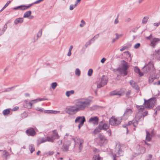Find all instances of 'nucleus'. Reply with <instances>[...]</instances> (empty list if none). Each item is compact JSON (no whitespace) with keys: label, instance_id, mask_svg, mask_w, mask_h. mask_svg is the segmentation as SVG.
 I'll list each match as a JSON object with an SVG mask.
<instances>
[{"label":"nucleus","instance_id":"obj_1","mask_svg":"<svg viewBox=\"0 0 160 160\" xmlns=\"http://www.w3.org/2000/svg\"><path fill=\"white\" fill-rule=\"evenodd\" d=\"M136 108L138 110V112L137 113L135 118V120H132L129 121L128 124L132 125L134 127H136L138 125V121L143 116L142 118L144 116L147 115L148 112L145 111L144 112V107L143 105H136Z\"/></svg>","mask_w":160,"mask_h":160},{"label":"nucleus","instance_id":"obj_2","mask_svg":"<svg viewBox=\"0 0 160 160\" xmlns=\"http://www.w3.org/2000/svg\"><path fill=\"white\" fill-rule=\"evenodd\" d=\"M91 102L88 98H81L76 100L75 105L78 111L83 110L89 106Z\"/></svg>","mask_w":160,"mask_h":160},{"label":"nucleus","instance_id":"obj_3","mask_svg":"<svg viewBox=\"0 0 160 160\" xmlns=\"http://www.w3.org/2000/svg\"><path fill=\"white\" fill-rule=\"evenodd\" d=\"M144 103H143V106L144 107V109L145 108L151 109L154 106V104L156 101V98H152L148 100H146L145 99H144Z\"/></svg>","mask_w":160,"mask_h":160},{"label":"nucleus","instance_id":"obj_4","mask_svg":"<svg viewBox=\"0 0 160 160\" xmlns=\"http://www.w3.org/2000/svg\"><path fill=\"white\" fill-rule=\"evenodd\" d=\"M142 71L144 73H146L151 71H154V68L152 62H150L148 64L146 65L142 69Z\"/></svg>","mask_w":160,"mask_h":160},{"label":"nucleus","instance_id":"obj_5","mask_svg":"<svg viewBox=\"0 0 160 160\" xmlns=\"http://www.w3.org/2000/svg\"><path fill=\"white\" fill-rule=\"evenodd\" d=\"M113 71L118 76L119 75L124 76L127 74L128 72L127 70L120 67H119L117 69H114Z\"/></svg>","mask_w":160,"mask_h":160},{"label":"nucleus","instance_id":"obj_6","mask_svg":"<svg viewBox=\"0 0 160 160\" xmlns=\"http://www.w3.org/2000/svg\"><path fill=\"white\" fill-rule=\"evenodd\" d=\"M122 146H121L120 144H117L115 148L116 154L114 156L115 157L122 156L123 154V152L122 149L123 147Z\"/></svg>","mask_w":160,"mask_h":160},{"label":"nucleus","instance_id":"obj_7","mask_svg":"<svg viewBox=\"0 0 160 160\" xmlns=\"http://www.w3.org/2000/svg\"><path fill=\"white\" fill-rule=\"evenodd\" d=\"M107 78L104 76L101 78L100 82L97 84V88H100L107 84Z\"/></svg>","mask_w":160,"mask_h":160},{"label":"nucleus","instance_id":"obj_8","mask_svg":"<svg viewBox=\"0 0 160 160\" xmlns=\"http://www.w3.org/2000/svg\"><path fill=\"white\" fill-rule=\"evenodd\" d=\"M121 122V121L118 119L114 117H112L109 120V122L110 124L112 126H116L119 124Z\"/></svg>","mask_w":160,"mask_h":160},{"label":"nucleus","instance_id":"obj_9","mask_svg":"<svg viewBox=\"0 0 160 160\" xmlns=\"http://www.w3.org/2000/svg\"><path fill=\"white\" fill-rule=\"evenodd\" d=\"M66 112L70 114H73L78 111L77 108H75L74 106H70L67 107L66 109Z\"/></svg>","mask_w":160,"mask_h":160},{"label":"nucleus","instance_id":"obj_10","mask_svg":"<svg viewBox=\"0 0 160 160\" xmlns=\"http://www.w3.org/2000/svg\"><path fill=\"white\" fill-rule=\"evenodd\" d=\"M98 118L96 116L91 117L89 119L88 122L91 124L97 125L98 124Z\"/></svg>","mask_w":160,"mask_h":160},{"label":"nucleus","instance_id":"obj_11","mask_svg":"<svg viewBox=\"0 0 160 160\" xmlns=\"http://www.w3.org/2000/svg\"><path fill=\"white\" fill-rule=\"evenodd\" d=\"M99 143L100 145H105L108 142V140L104 136L101 135H99Z\"/></svg>","mask_w":160,"mask_h":160},{"label":"nucleus","instance_id":"obj_12","mask_svg":"<svg viewBox=\"0 0 160 160\" xmlns=\"http://www.w3.org/2000/svg\"><path fill=\"white\" fill-rule=\"evenodd\" d=\"M32 4H31L28 5V6H26L25 5H20L14 8L13 9L14 10H17L19 9L21 10H26L31 6Z\"/></svg>","mask_w":160,"mask_h":160},{"label":"nucleus","instance_id":"obj_13","mask_svg":"<svg viewBox=\"0 0 160 160\" xmlns=\"http://www.w3.org/2000/svg\"><path fill=\"white\" fill-rule=\"evenodd\" d=\"M85 121V118L84 116H78L76 118L75 122L76 123H79V124H81L82 122V123H84Z\"/></svg>","mask_w":160,"mask_h":160},{"label":"nucleus","instance_id":"obj_14","mask_svg":"<svg viewBox=\"0 0 160 160\" xmlns=\"http://www.w3.org/2000/svg\"><path fill=\"white\" fill-rule=\"evenodd\" d=\"M26 133L28 136H34L36 134V132L33 128H31L26 130Z\"/></svg>","mask_w":160,"mask_h":160},{"label":"nucleus","instance_id":"obj_15","mask_svg":"<svg viewBox=\"0 0 160 160\" xmlns=\"http://www.w3.org/2000/svg\"><path fill=\"white\" fill-rule=\"evenodd\" d=\"M150 45L153 48H154L156 45L159 42H160V38H154L150 40Z\"/></svg>","mask_w":160,"mask_h":160},{"label":"nucleus","instance_id":"obj_16","mask_svg":"<svg viewBox=\"0 0 160 160\" xmlns=\"http://www.w3.org/2000/svg\"><path fill=\"white\" fill-rule=\"evenodd\" d=\"M129 67L127 62L123 60L121 61L120 68L128 70Z\"/></svg>","mask_w":160,"mask_h":160},{"label":"nucleus","instance_id":"obj_17","mask_svg":"<svg viewBox=\"0 0 160 160\" xmlns=\"http://www.w3.org/2000/svg\"><path fill=\"white\" fill-rule=\"evenodd\" d=\"M55 138L54 137V135L52 136L51 137H48L47 138V139H42V140H40V143H43L47 141L52 142Z\"/></svg>","mask_w":160,"mask_h":160},{"label":"nucleus","instance_id":"obj_18","mask_svg":"<svg viewBox=\"0 0 160 160\" xmlns=\"http://www.w3.org/2000/svg\"><path fill=\"white\" fill-rule=\"evenodd\" d=\"M99 127L101 129L106 130L109 128V125L108 124L101 122L99 124Z\"/></svg>","mask_w":160,"mask_h":160},{"label":"nucleus","instance_id":"obj_19","mask_svg":"<svg viewBox=\"0 0 160 160\" xmlns=\"http://www.w3.org/2000/svg\"><path fill=\"white\" fill-rule=\"evenodd\" d=\"M153 54L157 59L160 61V49L155 50Z\"/></svg>","mask_w":160,"mask_h":160},{"label":"nucleus","instance_id":"obj_20","mask_svg":"<svg viewBox=\"0 0 160 160\" xmlns=\"http://www.w3.org/2000/svg\"><path fill=\"white\" fill-rule=\"evenodd\" d=\"M31 12L30 11H28L26 12L24 15L23 17L24 18H28L29 19H31L33 18L34 17L33 16H31Z\"/></svg>","mask_w":160,"mask_h":160},{"label":"nucleus","instance_id":"obj_21","mask_svg":"<svg viewBox=\"0 0 160 160\" xmlns=\"http://www.w3.org/2000/svg\"><path fill=\"white\" fill-rule=\"evenodd\" d=\"M159 75H157L156 77L155 75H150L149 77L148 82L149 83H152L155 79H157L159 78Z\"/></svg>","mask_w":160,"mask_h":160},{"label":"nucleus","instance_id":"obj_22","mask_svg":"<svg viewBox=\"0 0 160 160\" xmlns=\"http://www.w3.org/2000/svg\"><path fill=\"white\" fill-rule=\"evenodd\" d=\"M2 156L4 159L6 160L8 158V157L10 156V154L6 150H4L3 151Z\"/></svg>","mask_w":160,"mask_h":160},{"label":"nucleus","instance_id":"obj_23","mask_svg":"<svg viewBox=\"0 0 160 160\" xmlns=\"http://www.w3.org/2000/svg\"><path fill=\"white\" fill-rule=\"evenodd\" d=\"M130 83L132 87L137 91L139 90V88L138 86L133 81L131 80L130 82Z\"/></svg>","mask_w":160,"mask_h":160},{"label":"nucleus","instance_id":"obj_24","mask_svg":"<svg viewBox=\"0 0 160 160\" xmlns=\"http://www.w3.org/2000/svg\"><path fill=\"white\" fill-rule=\"evenodd\" d=\"M72 139L74 141L75 144H76V143H77V141H76V139H77V140L79 141L78 143H79V148H80V149H81V148H82V144L83 143V141L82 140L80 139H79V140H78V139H77V138H73Z\"/></svg>","mask_w":160,"mask_h":160},{"label":"nucleus","instance_id":"obj_25","mask_svg":"<svg viewBox=\"0 0 160 160\" xmlns=\"http://www.w3.org/2000/svg\"><path fill=\"white\" fill-rule=\"evenodd\" d=\"M24 108H27L28 109H30L32 108V104L30 102H28L26 101H25V103L24 104Z\"/></svg>","mask_w":160,"mask_h":160},{"label":"nucleus","instance_id":"obj_26","mask_svg":"<svg viewBox=\"0 0 160 160\" xmlns=\"http://www.w3.org/2000/svg\"><path fill=\"white\" fill-rule=\"evenodd\" d=\"M68 144H64L62 148V149L64 151H67L68 150V148L71 144V142H67Z\"/></svg>","mask_w":160,"mask_h":160},{"label":"nucleus","instance_id":"obj_27","mask_svg":"<svg viewBox=\"0 0 160 160\" xmlns=\"http://www.w3.org/2000/svg\"><path fill=\"white\" fill-rule=\"evenodd\" d=\"M146 140L148 141H150L151 138V134L148 131H146Z\"/></svg>","mask_w":160,"mask_h":160},{"label":"nucleus","instance_id":"obj_28","mask_svg":"<svg viewBox=\"0 0 160 160\" xmlns=\"http://www.w3.org/2000/svg\"><path fill=\"white\" fill-rule=\"evenodd\" d=\"M132 113V110L130 108H127L124 114L125 115H129L131 114Z\"/></svg>","mask_w":160,"mask_h":160},{"label":"nucleus","instance_id":"obj_29","mask_svg":"<svg viewBox=\"0 0 160 160\" xmlns=\"http://www.w3.org/2000/svg\"><path fill=\"white\" fill-rule=\"evenodd\" d=\"M92 160H103V158L99 154H98L93 156Z\"/></svg>","mask_w":160,"mask_h":160},{"label":"nucleus","instance_id":"obj_30","mask_svg":"<svg viewBox=\"0 0 160 160\" xmlns=\"http://www.w3.org/2000/svg\"><path fill=\"white\" fill-rule=\"evenodd\" d=\"M23 18H19L16 19L14 21V23L17 24L18 23H21L23 22Z\"/></svg>","mask_w":160,"mask_h":160},{"label":"nucleus","instance_id":"obj_31","mask_svg":"<svg viewBox=\"0 0 160 160\" xmlns=\"http://www.w3.org/2000/svg\"><path fill=\"white\" fill-rule=\"evenodd\" d=\"M44 112L45 113H52L55 114L59 113L60 111L55 110H45Z\"/></svg>","mask_w":160,"mask_h":160},{"label":"nucleus","instance_id":"obj_32","mask_svg":"<svg viewBox=\"0 0 160 160\" xmlns=\"http://www.w3.org/2000/svg\"><path fill=\"white\" fill-rule=\"evenodd\" d=\"M134 71L137 73L139 74L140 76H141L143 75V74L140 72V70L137 67H135L134 68Z\"/></svg>","mask_w":160,"mask_h":160},{"label":"nucleus","instance_id":"obj_33","mask_svg":"<svg viewBox=\"0 0 160 160\" xmlns=\"http://www.w3.org/2000/svg\"><path fill=\"white\" fill-rule=\"evenodd\" d=\"M124 53L128 58H129L128 59V61L129 62H131L132 60V57H131V55L130 52H125Z\"/></svg>","mask_w":160,"mask_h":160},{"label":"nucleus","instance_id":"obj_34","mask_svg":"<svg viewBox=\"0 0 160 160\" xmlns=\"http://www.w3.org/2000/svg\"><path fill=\"white\" fill-rule=\"evenodd\" d=\"M74 92V91L73 90H72L70 91H68L66 92V95L68 97L70 96L71 95L73 94Z\"/></svg>","mask_w":160,"mask_h":160},{"label":"nucleus","instance_id":"obj_35","mask_svg":"<svg viewBox=\"0 0 160 160\" xmlns=\"http://www.w3.org/2000/svg\"><path fill=\"white\" fill-rule=\"evenodd\" d=\"M124 92V91L122 90L119 91H117V95L120 96H122Z\"/></svg>","mask_w":160,"mask_h":160},{"label":"nucleus","instance_id":"obj_36","mask_svg":"<svg viewBox=\"0 0 160 160\" xmlns=\"http://www.w3.org/2000/svg\"><path fill=\"white\" fill-rule=\"evenodd\" d=\"M29 149L30 150L31 153H32V152L35 150L34 145L32 144H31L29 145Z\"/></svg>","mask_w":160,"mask_h":160},{"label":"nucleus","instance_id":"obj_37","mask_svg":"<svg viewBox=\"0 0 160 160\" xmlns=\"http://www.w3.org/2000/svg\"><path fill=\"white\" fill-rule=\"evenodd\" d=\"M94 41V38L91 39V40H89V41H88L86 43L85 45L86 47H87L88 46L90 45L91 43V41Z\"/></svg>","mask_w":160,"mask_h":160},{"label":"nucleus","instance_id":"obj_38","mask_svg":"<svg viewBox=\"0 0 160 160\" xmlns=\"http://www.w3.org/2000/svg\"><path fill=\"white\" fill-rule=\"evenodd\" d=\"M86 24V22L83 20H82L81 21L80 23L79 24V26L81 28L83 27Z\"/></svg>","mask_w":160,"mask_h":160},{"label":"nucleus","instance_id":"obj_39","mask_svg":"<svg viewBox=\"0 0 160 160\" xmlns=\"http://www.w3.org/2000/svg\"><path fill=\"white\" fill-rule=\"evenodd\" d=\"M148 18H149L148 17H144L142 20V23L143 24L146 23L147 22Z\"/></svg>","mask_w":160,"mask_h":160},{"label":"nucleus","instance_id":"obj_40","mask_svg":"<svg viewBox=\"0 0 160 160\" xmlns=\"http://www.w3.org/2000/svg\"><path fill=\"white\" fill-rule=\"evenodd\" d=\"M53 135L52 136L54 135V137L55 138H58V136L57 132L56 131L54 130L53 132Z\"/></svg>","mask_w":160,"mask_h":160},{"label":"nucleus","instance_id":"obj_41","mask_svg":"<svg viewBox=\"0 0 160 160\" xmlns=\"http://www.w3.org/2000/svg\"><path fill=\"white\" fill-rule=\"evenodd\" d=\"M42 29H41L40 30H39L37 34V38L36 39V40H37L38 39V38L40 37L42 35Z\"/></svg>","mask_w":160,"mask_h":160},{"label":"nucleus","instance_id":"obj_42","mask_svg":"<svg viewBox=\"0 0 160 160\" xmlns=\"http://www.w3.org/2000/svg\"><path fill=\"white\" fill-rule=\"evenodd\" d=\"M57 85V83L56 82L52 83V84H51V86L53 90L55 89V88L56 87Z\"/></svg>","mask_w":160,"mask_h":160},{"label":"nucleus","instance_id":"obj_43","mask_svg":"<svg viewBox=\"0 0 160 160\" xmlns=\"http://www.w3.org/2000/svg\"><path fill=\"white\" fill-rule=\"evenodd\" d=\"M10 112V111L9 109H6L3 110L2 112L4 115H6L8 114Z\"/></svg>","mask_w":160,"mask_h":160},{"label":"nucleus","instance_id":"obj_44","mask_svg":"<svg viewBox=\"0 0 160 160\" xmlns=\"http://www.w3.org/2000/svg\"><path fill=\"white\" fill-rule=\"evenodd\" d=\"M101 129L99 128V127L98 128H96L94 131V133L95 134H97L98 133L100 132V130Z\"/></svg>","mask_w":160,"mask_h":160},{"label":"nucleus","instance_id":"obj_45","mask_svg":"<svg viewBox=\"0 0 160 160\" xmlns=\"http://www.w3.org/2000/svg\"><path fill=\"white\" fill-rule=\"evenodd\" d=\"M75 73L76 75L79 76L80 74V71L78 68L76 69L75 71Z\"/></svg>","mask_w":160,"mask_h":160},{"label":"nucleus","instance_id":"obj_46","mask_svg":"<svg viewBox=\"0 0 160 160\" xmlns=\"http://www.w3.org/2000/svg\"><path fill=\"white\" fill-rule=\"evenodd\" d=\"M10 2L11 1H8L2 9L0 11V12L2 11L4 8H5Z\"/></svg>","mask_w":160,"mask_h":160},{"label":"nucleus","instance_id":"obj_47","mask_svg":"<svg viewBox=\"0 0 160 160\" xmlns=\"http://www.w3.org/2000/svg\"><path fill=\"white\" fill-rule=\"evenodd\" d=\"M140 153L141 154L145 152V148L144 147H141L140 148Z\"/></svg>","mask_w":160,"mask_h":160},{"label":"nucleus","instance_id":"obj_48","mask_svg":"<svg viewBox=\"0 0 160 160\" xmlns=\"http://www.w3.org/2000/svg\"><path fill=\"white\" fill-rule=\"evenodd\" d=\"M76 6V4L74 5H71L70 6L69 9L70 10H72Z\"/></svg>","mask_w":160,"mask_h":160},{"label":"nucleus","instance_id":"obj_49","mask_svg":"<svg viewBox=\"0 0 160 160\" xmlns=\"http://www.w3.org/2000/svg\"><path fill=\"white\" fill-rule=\"evenodd\" d=\"M30 102L32 104V105L33 104L35 103H36L38 102V101L37 99H36L31 100L30 101Z\"/></svg>","mask_w":160,"mask_h":160},{"label":"nucleus","instance_id":"obj_50","mask_svg":"<svg viewBox=\"0 0 160 160\" xmlns=\"http://www.w3.org/2000/svg\"><path fill=\"white\" fill-rule=\"evenodd\" d=\"M110 94L111 96L117 95V90L114 91L110 92Z\"/></svg>","mask_w":160,"mask_h":160},{"label":"nucleus","instance_id":"obj_51","mask_svg":"<svg viewBox=\"0 0 160 160\" xmlns=\"http://www.w3.org/2000/svg\"><path fill=\"white\" fill-rule=\"evenodd\" d=\"M92 72L93 71L92 69H89L88 71V76H91L92 73Z\"/></svg>","mask_w":160,"mask_h":160},{"label":"nucleus","instance_id":"obj_52","mask_svg":"<svg viewBox=\"0 0 160 160\" xmlns=\"http://www.w3.org/2000/svg\"><path fill=\"white\" fill-rule=\"evenodd\" d=\"M131 20V18H127L124 20V21L126 22H128Z\"/></svg>","mask_w":160,"mask_h":160},{"label":"nucleus","instance_id":"obj_53","mask_svg":"<svg viewBox=\"0 0 160 160\" xmlns=\"http://www.w3.org/2000/svg\"><path fill=\"white\" fill-rule=\"evenodd\" d=\"M152 158V155L151 154H149L147 156L146 160H151Z\"/></svg>","mask_w":160,"mask_h":160},{"label":"nucleus","instance_id":"obj_54","mask_svg":"<svg viewBox=\"0 0 160 160\" xmlns=\"http://www.w3.org/2000/svg\"><path fill=\"white\" fill-rule=\"evenodd\" d=\"M140 46V44L139 43H137L134 46V48L135 49H137Z\"/></svg>","mask_w":160,"mask_h":160},{"label":"nucleus","instance_id":"obj_55","mask_svg":"<svg viewBox=\"0 0 160 160\" xmlns=\"http://www.w3.org/2000/svg\"><path fill=\"white\" fill-rule=\"evenodd\" d=\"M37 99H38V101L39 102V101H41L47 100L48 99L47 98H38Z\"/></svg>","mask_w":160,"mask_h":160},{"label":"nucleus","instance_id":"obj_56","mask_svg":"<svg viewBox=\"0 0 160 160\" xmlns=\"http://www.w3.org/2000/svg\"><path fill=\"white\" fill-rule=\"evenodd\" d=\"M118 16H117V18L115 19V20L114 21V23L115 24H117L118 23L119 21H118Z\"/></svg>","mask_w":160,"mask_h":160},{"label":"nucleus","instance_id":"obj_57","mask_svg":"<svg viewBox=\"0 0 160 160\" xmlns=\"http://www.w3.org/2000/svg\"><path fill=\"white\" fill-rule=\"evenodd\" d=\"M106 60V59L105 58H103L101 60V63H104Z\"/></svg>","mask_w":160,"mask_h":160},{"label":"nucleus","instance_id":"obj_58","mask_svg":"<svg viewBox=\"0 0 160 160\" xmlns=\"http://www.w3.org/2000/svg\"><path fill=\"white\" fill-rule=\"evenodd\" d=\"M131 93V91L130 90L128 91L126 93V95L127 97Z\"/></svg>","mask_w":160,"mask_h":160},{"label":"nucleus","instance_id":"obj_59","mask_svg":"<svg viewBox=\"0 0 160 160\" xmlns=\"http://www.w3.org/2000/svg\"><path fill=\"white\" fill-rule=\"evenodd\" d=\"M54 152L53 151H50L48 152V154L49 155H52L53 154Z\"/></svg>","mask_w":160,"mask_h":160},{"label":"nucleus","instance_id":"obj_60","mask_svg":"<svg viewBox=\"0 0 160 160\" xmlns=\"http://www.w3.org/2000/svg\"><path fill=\"white\" fill-rule=\"evenodd\" d=\"M43 0H38L37 1H36V2H35L33 3L35 4H37V3L40 2L42 1Z\"/></svg>","mask_w":160,"mask_h":160},{"label":"nucleus","instance_id":"obj_61","mask_svg":"<svg viewBox=\"0 0 160 160\" xmlns=\"http://www.w3.org/2000/svg\"><path fill=\"white\" fill-rule=\"evenodd\" d=\"M84 123H82V122L81 123V124H79L78 125V128L79 129H80L81 128V127L83 125Z\"/></svg>","mask_w":160,"mask_h":160},{"label":"nucleus","instance_id":"obj_62","mask_svg":"<svg viewBox=\"0 0 160 160\" xmlns=\"http://www.w3.org/2000/svg\"><path fill=\"white\" fill-rule=\"evenodd\" d=\"M154 85H160V81H158V82H155L154 83Z\"/></svg>","mask_w":160,"mask_h":160},{"label":"nucleus","instance_id":"obj_63","mask_svg":"<svg viewBox=\"0 0 160 160\" xmlns=\"http://www.w3.org/2000/svg\"><path fill=\"white\" fill-rule=\"evenodd\" d=\"M126 49V47H123L122 48L120 49V51H124V50H125Z\"/></svg>","mask_w":160,"mask_h":160},{"label":"nucleus","instance_id":"obj_64","mask_svg":"<svg viewBox=\"0 0 160 160\" xmlns=\"http://www.w3.org/2000/svg\"><path fill=\"white\" fill-rule=\"evenodd\" d=\"M36 110L38 111H42V109L40 108H36Z\"/></svg>","mask_w":160,"mask_h":160}]
</instances>
